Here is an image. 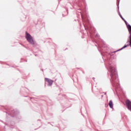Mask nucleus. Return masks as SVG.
I'll return each instance as SVG.
<instances>
[{
  "mask_svg": "<svg viewBox=\"0 0 131 131\" xmlns=\"http://www.w3.org/2000/svg\"><path fill=\"white\" fill-rule=\"evenodd\" d=\"M129 46H130V45H124V47H123L122 48H121L120 49L118 50H117L115 52H114V53H116V52H119V51H121V50H123V49H125V48L127 47H129Z\"/></svg>",
  "mask_w": 131,
  "mask_h": 131,
  "instance_id": "6",
  "label": "nucleus"
},
{
  "mask_svg": "<svg viewBox=\"0 0 131 131\" xmlns=\"http://www.w3.org/2000/svg\"><path fill=\"white\" fill-rule=\"evenodd\" d=\"M126 26H127V28H128V25H129V24H128V23L127 22L125 23Z\"/></svg>",
  "mask_w": 131,
  "mask_h": 131,
  "instance_id": "12",
  "label": "nucleus"
},
{
  "mask_svg": "<svg viewBox=\"0 0 131 131\" xmlns=\"http://www.w3.org/2000/svg\"><path fill=\"white\" fill-rule=\"evenodd\" d=\"M25 37L30 45H31L32 46L35 45V42L34 41V40H33V37H32V36L27 32H26Z\"/></svg>",
  "mask_w": 131,
  "mask_h": 131,
  "instance_id": "3",
  "label": "nucleus"
},
{
  "mask_svg": "<svg viewBox=\"0 0 131 131\" xmlns=\"http://www.w3.org/2000/svg\"><path fill=\"white\" fill-rule=\"evenodd\" d=\"M127 28L128 29V31L129 33V35H130V34H131V26H130V25H128V28Z\"/></svg>",
  "mask_w": 131,
  "mask_h": 131,
  "instance_id": "8",
  "label": "nucleus"
},
{
  "mask_svg": "<svg viewBox=\"0 0 131 131\" xmlns=\"http://www.w3.org/2000/svg\"><path fill=\"white\" fill-rule=\"evenodd\" d=\"M120 18H121V19L123 20V21L124 20V18H123V17H122V15H121L120 16Z\"/></svg>",
  "mask_w": 131,
  "mask_h": 131,
  "instance_id": "13",
  "label": "nucleus"
},
{
  "mask_svg": "<svg viewBox=\"0 0 131 131\" xmlns=\"http://www.w3.org/2000/svg\"><path fill=\"white\" fill-rule=\"evenodd\" d=\"M124 22L126 24V23H127V21H126L125 19H124Z\"/></svg>",
  "mask_w": 131,
  "mask_h": 131,
  "instance_id": "14",
  "label": "nucleus"
},
{
  "mask_svg": "<svg viewBox=\"0 0 131 131\" xmlns=\"http://www.w3.org/2000/svg\"><path fill=\"white\" fill-rule=\"evenodd\" d=\"M80 15L83 21V26L85 30H88V31H89L91 34V36H92L91 28H90V26H89V24H90V20H89V19L86 18V17L83 16V15L81 14V13H80Z\"/></svg>",
  "mask_w": 131,
  "mask_h": 131,
  "instance_id": "2",
  "label": "nucleus"
},
{
  "mask_svg": "<svg viewBox=\"0 0 131 131\" xmlns=\"http://www.w3.org/2000/svg\"><path fill=\"white\" fill-rule=\"evenodd\" d=\"M107 69L110 72V76L111 77V82L114 88H115L116 92H117V89L120 87L119 85V79H118V75L115 67L113 63H109L107 66Z\"/></svg>",
  "mask_w": 131,
  "mask_h": 131,
  "instance_id": "1",
  "label": "nucleus"
},
{
  "mask_svg": "<svg viewBox=\"0 0 131 131\" xmlns=\"http://www.w3.org/2000/svg\"><path fill=\"white\" fill-rule=\"evenodd\" d=\"M129 38L130 39L129 46L131 47V34L129 35Z\"/></svg>",
  "mask_w": 131,
  "mask_h": 131,
  "instance_id": "10",
  "label": "nucleus"
},
{
  "mask_svg": "<svg viewBox=\"0 0 131 131\" xmlns=\"http://www.w3.org/2000/svg\"><path fill=\"white\" fill-rule=\"evenodd\" d=\"M127 42H129V40H127Z\"/></svg>",
  "mask_w": 131,
  "mask_h": 131,
  "instance_id": "16",
  "label": "nucleus"
},
{
  "mask_svg": "<svg viewBox=\"0 0 131 131\" xmlns=\"http://www.w3.org/2000/svg\"><path fill=\"white\" fill-rule=\"evenodd\" d=\"M118 12L119 15L120 17L121 16V14H120V12L119 11V1L118 2Z\"/></svg>",
  "mask_w": 131,
  "mask_h": 131,
  "instance_id": "9",
  "label": "nucleus"
},
{
  "mask_svg": "<svg viewBox=\"0 0 131 131\" xmlns=\"http://www.w3.org/2000/svg\"><path fill=\"white\" fill-rule=\"evenodd\" d=\"M10 114L11 116H16V115H18L19 114V111L16 110L12 111Z\"/></svg>",
  "mask_w": 131,
  "mask_h": 131,
  "instance_id": "5",
  "label": "nucleus"
},
{
  "mask_svg": "<svg viewBox=\"0 0 131 131\" xmlns=\"http://www.w3.org/2000/svg\"><path fill=\"white\" fill-rule=\"evenodd\" d=\"M108 105L111 108V109H113V102H112V100H110L108 103Z\"/></svg>",
  "mask_w": 131,
  "mask_h": 131,
  "instance_id": "7",
  "label": "nucleus"
},
{
  "mask_svg": "<svg viewBox=\"0 0 131 131\" xmlns=\"http://www.w3.org/2000/svg\"><path fill=\"white\" fill-rule=\"evenodd\" d=\"M93 79H95V77H93Z\"/></svg>",
  "mask_w": 131,
  "mask_h": 131,
  "instance_id": "17",
  "label": "nucleus"
},
{
  "mask_svg": "<svg viewBox=\"0 0 131 131\" xmlns=\"http://www.w3.org/2000/svg\"><path fill=\"white\" fill-rule=\"evenodd\" d=\"M95 37H100V35H99V34H96Z\"/></svg>",
  "mask_w": 131,
  "mask_h": 131,
  "instance_id": "11",
  "label": "nucleus"
},
{
  "mask_svg": "<svg viewBox=\"0 0 131 131\" xmlns=\"http://www.w3.org/2000/svg\"><path fill=\"white\" fill-rule=\"evenodd\" d=\"M107 93L106 92L104 93V95H106Z\"/></svg>",
  "mask_w": 131,
  "mask_h": 131,
  "instance_id": "15",
  "label": "nucleus"
},
{
  "mask_svg": "<svg viewBox=\"0 0 131 131\" xmlns=\"http://www.w3.org/2000/svg\"><path fill=\"white\" fill-rule=\"evenodd\" d=\"M45 80L47 81V82L48 83L49 86H51V85H53V83H54V81L52 80H51V79L45 78Z\"/></svg>",
  "mask_w": 131,
  "mask_h": 131,
  "instance_id": "4",
  "label": "nucleus"
}]
</instances>
